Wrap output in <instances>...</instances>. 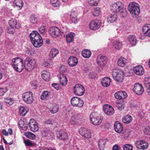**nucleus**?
I'll use <instances>...</instances> for the list:
<instances>
[{"instance_id": "obj_1", "label": "nucleus", "mask_w": 150, "mask_h": 150, "mask_svg": "<svg viewBox=\"0 0 150 150\" xmlns=\"http://www.w3.org/2000/svg\"><path fill=\"white\" fill-rule=\"evenodd\" d=\"M12 66L16 71L21 72L25 68L23 62V60L20 57L13 58L12 60Z\"/></svg>"}, {"instance_id": "obj_2", "label": "nucleus", "mask_w": 150, "mask_h": 150, "mask_svg": "<svg viewBox=\"0 0 150 150\" xmlns=\"http://www.w3.org/2000/svg\"><path fill=\"white\" fill-rule=\"evenodd\" d=\"M113 78L119 82H122L124 79V73L123 71L118 69H114L112 72Z\"/></svg>"}, {"instance_id": "obj_3", "label": "nucleus", "mask_w": 150, "mask_h": 150, "mask_svg": "<svg viewBox=\"0 0 150 150\" xmlns=\"http://www.w3.org/2000/svg\"><path fill=\"white\" fill-rule=\"evenodd\" d=\"M25 69L28 71L33 70L36 65V62L34 59L29 57H27L24 61Z\"/></svg>"}, {"instance_id": "obj_4", "label": "nucleus", "mask_w": 150, "mask_h": 150, "mask_svg": "<svg viewBox=\"0 0 150 150\" xmlns=\"http://www.w3.org/2000/svg\"><path fill=\"white\" fill-rule=\"evenodd\" d=\"M128 9L133 15H138L139 13L140 10L139 5L136 3L131 2L128 5Z\"/></svg>"}, {"instance_id": "obj_5", "label": "nucleus", "mask_w": 150, "mask_h": 150, "mask_svg": "<svg viewBox=\"0 0 150 150\" xmlns=\"http://www.w3.org/2000/svg\"><path fill=\"white\" fill-rule=\"evenodd\" d=\"M22 98L26 103H31L33 102L34 100L33 93L30 91L25 92L22 95Z\"/></svg>"}, {"instance_id": "obj_6", "label": "nucleus", "mask_w": 150, "mask_h": 150, "mask_svg": "<svg viewBox=\"0 0 150 150\" xmlns=\"http://www.w3.org/2000/svg\"><path fill=\"white\" fill-rule=\"evenodd\" d=\"M71 104L74 106L81 108L84 104L83 101L79 98L74 97L71 99Z\"/></svg>"}, {"instance_id": "obj_7", "label": "nucleus", "mask_w": 150, "mask_h": 150, "mask_svg": "<svg viewBox=\"0 0 150 150\" xmlns=\"http://www.w3.org/2000/svg\"><path fill=\"white\" fill-rule=\"evenodd\" d=\"M124 8L123 4L120 1H118L116 3L112 4L110 7V9L112 12L116 13Z\"/></svg>"}, {"instance_id": "obj_8", "label": "nucleus", "mask_w": 150, "mask_h": 150, "mask_svg": "<svg viewBox=\"0 0 150 150\" xmlns=\"http://www.w3.org/2000/svg\"><path fill=\"white\" fill-rule=\"evenodd\" d=\"M74 92L77 95L81 96L85 93V89L83 86L80 84H76L74 88Z\"/></svg>"}, {"instance_id": "obj_9", "label": "nucleus", "mask_w": 150, "mask_h": 150, "mask_svg": "<svg viewBox=\"0 0 150 150\" xmlns=\"http://www.w3.org/2000/svg\"><path fill=\"white\" fill-rule=\"evenodd\" d=\"M49 32L51 36L55 38L59 36L61 33L60 29L56 27H52L50 28ZM62 33H63L62 32Z\"/></svg>"}, {"instance_id": "obj_10", "label": "nucleus", "mask_w": 150, "mask_h": 150, "mask_svg": "<svg viewBox=\"0 0 150 150\" xmlns=\"http://www.w3.org/2000/svg\"><path fill=\"white\" fill-rule=\"evenodd\" d=\"M79 133L83 137L86 138H90L91 137V134L89 130L86 128H81L79 130Z\"/></svg>"}, {"instance_id": "obj_11", "label": "nucleus", "mask_w": 150, "mask_h": 150, "mask_svg": "<svg viewBox=\"0 0 150 150\" xmlns=\"http://www.w3.org/2000/svg\"><path fill=\"white\" fill-rule=\"evenodd\" d=\"M134 92L137 95L142 94L144 91V88L142 85L139 83H135L133 88Z\"/></svg>"}, {"instance_id": "obj_12", "label": "nucleus", "mask_w": 150, "mask_h": 150, "mask_svg": "<svg viewBox=\"0 0 150 150\" xmlns=\"http://www.w3.org/2000/svg\"><path fill=\"white\" fill-rule=\"evenodd\" d=\"M135 145L137 149L144 150L147 148L149 144L145 141L140 140L136 142Z\"/></svg>"}, {"instance_id": "obj_13", "label": "nucleus", "mask_w": 150, "mask_h": 150, "mask_svg": "<svg viewBox=\"0 0 150 150\" xmlns=\"http://www.w3.org/2000/svg\"><path fill=\"white\" fill-rule=\"evenodd\" d=\"M28 125L32 131L35 132L38 130L39 128L37 125V123L34 119H31L30 120Z\"/></svg>"}, {"instance_id": "obj_14", "label": "nucleus", "mask_w": 150, "mask_h": 150, "mask_svg": "<svg viewBox=\"0 0 150 150\" xmlns=\"http://www.w3.org/2000/svg\"><path fill=\"white\" fill-rule=\"evenodd\" d=\"M100 21H92L89 24L90 29L93 30L98 29L101 26Z\"/></svg>"}, {"instance_id": "obj_15", "label": "nucleus", "mask_w": 150, "mask_h": 150, "mask_svg": "<svg viewBox=\"0 0 150 150\" xmlns=\"http://www.w3.org/2000/svg\"><path fill=\"white\" fill-rule=\"evenodd\" d=\"M103 109L105 114L108 115H112L114 113V110L113 108L108 104L104 105Z\"/></svg>"}, {"instance_id": "obj_16", "label": "nucleus", "mask_w": 150, "mask_h": 150, "mask_svg": "<svg viewBox=\"0 0 150 150\" xmlns=\"http://www.w3.org/2000/svg\"><path fill=\"white\" fill-rule=\"evenodd\" d=\"M106 57L101 55H98L97 59V64L101 66L105 65L107 62Z\"/></svg>"}, {"instance_id": "obj_17", "label": "nucleus", "mask_w": 150, "mask_h": 150, "mask_svg": "<svg viewBox=\"0 0 150 150\" xmlns=\"http://www.w3.org/2000/svg\"><path fill=\"white\" fill-rule=\"evenodd\" d=\"M133 71L134 73L138 75H142L144 73V70L141 65H139L134 67Z\"/></svg>"}, {"instance_id": "obj_18", "label": "nucleus", "mask_w": 150, "mask_h": 150, "mask_svg": "<svg viewBox=\"0 0 150 150\" xmlns=\"http://www.w3.org/2000/svg\"><path fill=\"white\" fill-rule=\"evenodd\" d=\"M57 139L59 140H65L67 139L68 135L67 133L66 132L60 131L57 134Z\"/></svg>"}, {"instance_id": "obj_19", "label": "nucleus", "mask_w": 150, "mask_h": 150, "mask_svg": "<svg viewBox=\"0 0 150 150\" xmlns=\"http://www.w3.org/2000/svg\"><path fill=\"white\" fill-rule=\"evenodd\" d=\"M31 42L33 46L36 47H39L43 44V40L41 36L40 37H38L37 39H36Z\"/></svg>"}, {"instance_id": "obj_20", "label": "nucleus", "mask_w": 150, "mask_h": 150, "mask_svg": "<svg viewBox=\"0 0 150 150\" xmlns=\"http://www.w3.org/2000/svg\"><path fill=\"white\" fill-rule=\"evenodd\" d=\"M68 63L70 67H72L76 66L77 64L78 60L75 57L71 56L68 59Z\"/></svg>"}, {"instance_id": "obj_21", "label": "nucleus", "mask_w": 150, "mask_h": 150, "mask_svg": "<svg viewBox=\"0 0 150 150\" xmlns=\"http://www.w3.org/2000/svg\"><path fill=\"white\" fill-rule=\"evenodd\" d=\"M142 32L145 35L150 37V25L146 24L142 28Z\"/></svg>"}, {"instance_id": "obj_22", "label": "nucleus", "mask_w": 150, "mask_h": 150, "mask_svg": "<svg viewBox=\"0 0 150 150\" xmlns=\"http://www.w3.org/2000/svg\"><path fill=\"white\" fill-rule=\"evenodd\" d=\"M14 7L19 10L21 9L23 5L22 0H15L13 2Z\"/></svg>"}, {"instance_id": "obj_23", "label": "nucleus", "mask_w": 150, "mask_h": 150, "mask_svg": "<svg viewBox=\"0 0 150 150\" xmlns=\"http://www.w3.org/2000/svg\"><path fill=\"white\" fill-rule=\"evenodd\" d=\"M114 128L115 131L118 133L121 132L123 129L122 125L118 121H116L115 122Z\"/></svg>"}, {"instance_id": "obj_24", "label": "nucleus", "mask_w": 150, "mask_h": 150, "mask_svg": "<svg viewBox=\"0 0 150 150\" xmlns=\"http://www.w3.org/2000/svg\"><path fill=\"white\" fill-rule=\"evenodd\" d=\"M91 122L95 125H98L100 124L102 122V119L101 117H93L90 119Z\"/></svg>"}, {"instance_id": "obj_25", "label": "nucleus", "mask_w": 150, "mask_h": 150, "mask_svg": "<svg viewBox=\"0 0 150 150\" xmlns=\"http://www.w3.org/2000/svg\"><path fill=\"white\" fill-rule=\"evenodd\" d=\"M8 23L11 27L19 29L21 27V25L19 23H17L15 19H12Z\"/></svg>"}, {"instance_id": "obj_26", "label": "nucleus", "mask_w": 150, "mask_h": 150, "mask_svg": "<svg viewBox=\"0 0 150 150\" xmlns=\"http://www.w3.org/2000/svg\"><path fill=\"white\" fill-rule=\"evenodd\" d=\"M111 79L110 78L106 77L103 79L101 81L102 85L104 87L108 86L110 84Z\"/></svg>"}, {"instance_id": "obj_27", "label": "nucleus", "mask_w": 150, "mask_h": 150, "mask_svg": "<svg viewBox=\"0 0 150 150\" xmlns=\"http://www.w3.org/2000/svg\"><path fill=\"white\" fill-rule=\"evenodd\" d=\"M60 77H59V82L63 86L67 85V80L65 75L63 74H61Z\"/></svg>"}, {"instance_id": "obj_28", "label": "nucleus", "mask_w": 150, "mask_h": 150, "mask_svg": "<svg viewBox=\"0 0 150 150\" xmlns=\"http://www.w3.org/2000/svg\"><path fill=\"white\" fill-rule=\"evenodd\" d=\"M40 35L36 31H34L32 32L30 35V40L31 42L37 39L38 37H40Z\"/></svg>"}, {"instance_id": "obj_29", "label": "nucleus", "mask_w": 150, "mask_h": 150, "mask_svg": "<svg viewBox=\"0 0 150 150\" xmlns=\"http://www.w3.org/2000/svg\"><path fill=\"white\" fill-rule=\"evenodd\" d=\"M76 14V13L75 11H71L70 15L71 21L72 23H76L78 22Z\"/></svg>"}, {"instance_id": "obj_30", "label": "nucleus", "mask_w": 150, "mask_h": 150, "mask_svg": "<svg viewBox=\"0 0 150 150\" xmlns=\"http://www.w3.org/2000/svg\"><path fill=\"white\" fill-rule=\"evenodd\" d=\"M106 142V139H100L98 142V145L100 150H103L105 147V145Z\"/></svg>"}, {"instance_id": "obj_31", "label": "nucleus", "mask_w": 150, "mask_h": 150, "mask_svg": "<svg viewBox=\"0 0 150 150\" xmlns=\"http://www.w3.org/2000/svg\"><path fill=\"white\" fill-rule=\"evenodd\" d=\"M128 40L130 44L132 45H135L137 43V40L136 37L134 35H131L129 36Z\"/></svg>"}, {"instance_id": "obj_32", "label": "nucleus", "mask_w": 150, "mask_h": 150, "mask_svg": "<svg viewBox=\"0 0 150 150\" xmlns=\"http://www.w3.org/2000/svg\"><path fill=\"white\" fill-rule=\"evenodd\" d=\"M126 60L122 57H121L118 60L117 64L120 67H124L126 65Z\"/></svg>"}, {"instance_id": "obj_33", "label": "nucleus", "mask_w": 150, "mask_h": 150, "mask_svg": "<svg viewBox=\"0 0 150 150\" xmlns=\"http://www.w3.org/2000/svg\"><path fill=\"white\" fill-rule=\"evenodd\" d=\"M132 119V117L131 116L127 115L122 118V121L125 123L128 124L131 122Z\"/></svg>"}, {"instance_id": "obj_34", "label": "nucleus", "mask_w": 150, "mask_h": 150, "mask_svg": "<svg viewBox=\"0 0 150 150\" xmlns=\"http://www.w3.org/2000/svg\"><path fill=\"white\" fill-rule=\"evenodd\" d=\"M91 51L88 50H83L82 52V54L83 56L86 58L89 57L91 55Z\"/></svg>"}, {"instance_id": "obj_35", "label": "nucleus", "mask_w": 150, "mask_h": 150, "mask_svg": "<svg viewBox=\"0 0 150 150\" xmlns=\"http://www.w3.org/2000/svg\"><path fill=\"white\" fill-rule=\"evenodd\" d=\"M20 114L22 116H25L28 111V109L27 107L23 106L21 107L19 109Z\"/></svg>"}, {"instance_id": "obj_36", "label": "nucleus", "mask_w": 150, "mask_h": 150, "mask_svg": "<svg viewBox=\"0 0 150 150\" xmlns=\"http://www.w3.org/2000/svg\"><path fill=\"white\" fill-rule=\"evenodd\" d=\"M58 50L55 48H53L51 50L49 55L52 58L55 57L59 53Z\"/></svg>"}, {"instance_id": "obj_37", "label": "nucleus", "mask_w": 150, "mask_h": 150, "mask_svg": "<svg viewBox=\"0 0 150 150\" xmlns=\"http://www.w3.org/2000/svg\"><path fill=\"white\" fill-rule=\"evenodd\" d=\"M74 33H72L68 34L66 35V40L67 42L70 43L72 42L74 40Z\"/></svg>"}, {"instance_id": "obj_38", "label": "nucleus", "mask_w": 150, "mask_h": 150, "mask_svg": "<svg viewBox=\"0 0 150 150\" xmlns=\"http://www.w3.org/2000/svg\"><path fill=\"white\" fill-rule=\"evenodd\" d=\"M51 112L52 113H55L59 110V107L56 104H53L50 108Z\"/></svg>"}, {"instance_id": "obj_39", "label": "nucleus", "mask_w": 150, "mask_h": 150, "mask_svg": "<svg viewBox=\"0 0 150 150\" xmlns=\"http://www.w3.org/2000/svg\"><path fill=\"white\" fill-rule=\"evenodd\" d=\"M51 93L47 91H44L40 96V98L44 100L47 98V97L50 95Z\"/></svg>"}, {"instance_id": "obj_40", "label": "nucleus", "mask_w": 150, "mask_h": 150, "mask_svg": "<svg viewBox=\"0 0 150 150\" xmlns=\"http://www.w3.org/2000/svg\"><path fill=\"white\" fill-rule=\"evenodd\" d=\"M50 1L52 6L54 7H58L60 5V2L59 0H50Z\"/></svg>"}, {"instance_id": "obj_41", "label": "nucleus", "mask_w": 150, "mask_h": 150, "mask_svg": "<svg viewBox=\"0 0 150 150\" xmlns=\"http://www.w3.org/2000/svg\"><path fill=\"white\" fill-rule=\"evenodd\" d=\"M144 84L147 88H150V77H146L145 78Z\"/></svg>"}, {"instance_id": "obj_42", "label": "nucleus", "mask_w": 150, "mask_h": 150, "mask_svg": "<svg viewBox=\"0 0 150 150\" xmlns=\"http://www.w3.org/2000/svg\"><path fill=\"white\" fill-rule=\"evenodd\" d=\"M117 19V16L115 14L111 15L108 17V21L110 23H112L115 21Z\"/></svg>"}, {"instance_id": "obj_43", "label": "nucleus", "mask_w": 150, "mask_h": 150, "mask_svg": "<svg viewBox=\"0 0 150 150\" xmlns=\"http://www.w3.org/2000/svg\"><path fill=\"white\" fill-rule=\"evenodd\" d=\"M24 134L26 137L31 139H35L36 138L35 135L30 132H26L24 133Z\"/></svg>"}, {"instance_id": "obj_44", "label": "nucleus", "mask_w": 150, "mask_h": 150, "mask_svg": "<svg viewBox=\"0 0 150 150\" xmlns=\"http://www.w3.org/2000/svg\"><path fill=\"white\" fill-rule=\"evenodd\" d=\"M50 74L48 72H46L42 74V79L45 81H48L50 79Z\"/></svg>"}, {"instance_id": "obj_45", "label": "nucleus", "mask_w": 150, "mask_h": 150, "mask_svg": "<svg viewBox=\"0 0 150 150\" xmlns=\"http://www.w3.org/2000/svg\"><path fill=\"white\" fill-rule=\"evenodd\" d=\"M113 46L115 48L120 49L122 47V44L119 41H115L113 43Z\"/></svg>"}, {"instance_id": "obj_46", "label": "nucleus", "mask_w": 150, "mask_h": 150, "mask_svg": "<svg viewBox=\"0 0 150 150\" xmlns=\"http://www.w3.org/2000/svg\"><path fill=\"white\" fill-rule=\"evenodd\" d=\"M100 9L99 8H95L92 12L93 15L95 16H98L100 13Z\"/></svg>"}, {"instance_id": "obj_47", "label": "nucleus", "mask_w": 150, "mask_h": 150, "mask_svg": "<svg viewBox=\"0 0 150 150\" xmlns=\"http://www.w3.org/2000/svg\"><path fill=\"white\" fill-rule=\"evenodd\" d=\"M99 0H88V3L89 4L92 6H96Z\"/></svg>"}, {"instance_id": "obj_48", "label": "nucleus", "mask_w": 150, "mask_h": 150, "mask_svg": "<svg viewBox=\"0 0 150 150\" xmlns=\"http://www.w3.org/2000/svg\"><path fill=\"white\" fill-rule=\"evenodd\" d=\"M120 14L122 17H125L127 16V10L125 8H122L120 10Z\"/></svg>"}, {"instance_id": "obj_49", "label": "nucleus", "mask_w": 150, "mask_h": 150, "mask_svg": "<svg viewBox=\"0 0 150 150\" xmlns=\"http://www.w3.org/2000/svg\"><path fill=\"white\" fill-rule=\"evenodd\" d=\"M37 16L35 15L32 16L30 18V21L33 24L36 23L37 22Z\"/></svg>"}, {"instance_id": "obj_50", "label": "nucleus", "mask_w": 150, "mask_h": 150, "mask_svg": "<svg viewBox=\"0 0 150 150\" xmlns=\"http://www.w3.org/2000/svg\"><path fill=\"white\" fill-rule=\"evenodd\" d=\"M15 28L10 26L8 27L7 29V32L9 34H13L15 32Z\"/></svg>"}, {"instance_id": "obj_51", "label": "nucleus", "mask_w": 150, "mask_h": 150, "mask_svg": "<svg viewBox=\"0 0 150 150\" xmlns=\"http://www.w3.org/2000/svg\"><path fill=\"white\" fill-rule=\"evenodd\" d=\"M132 146L130 144H125L123 147L124 150H132Z\"/></svg>"}, {"instance_id": "obj_52", "label": "nucleus", "mask_w": 150, "mask_h": 150, "mask_svg": "<svg viewBox=\"0 0 150 150\" xmlns=\"http://www.w3.org/2000/svg\"><path fill=\"white\" fill-rule=\"evenodd\" d=\"M130 132L128 130H126L122 133L123 136L125 139L129 137Z\"/></svg>"}, {"instance_id": "obj_53", "label": "nucleus", "mask_w": 150, "mask_h": 150, "mask_svg": "<svg viewBox=\"0 0 150 150\" xmlns=\"http://www.w3.org/2000/svg\"><path fill=\"white\" fill-rule=\"evenodd\" d=\"M116 106L118 110L120 111H121L122 110L124 109V104L122 103H117Z\"/></svg>"}, {"instance_id": "obj_54", "label": "nucleus", "mask_w": 150, "mask_h": 150, "mask_svg": "<svg viewBox=\"0 0 150 150\" xmlns=\"http://www.w3.org/2000/svg\"><path fill=\"white\" fill-rule=\"evenodd\" d=\"M4 102L9 105H12L13 102V100L11 98H6L4 100Z\"/></svg>"}, {"instance_id": "obj_55", "label": "nucleus", "mask_w": 150, "mask_h": 150, "mask_svg": "<svg viewBox=\"0 0 150 150\" xmlns=\"http://www.w3.org/2000/svg\"><path fill=\"white\" fill-rule=\"evenodd\" d=\"M144 131L145 134L150 135V126L146 127L144 129Z\"/></svg>"}, {"instance_id": "obj_56", "label": "nucleus", "mask_w": 150, "mask_h": 150, "mask_svg": "<svg viewBox=\"0 0 150 150\" xmlns=\"http://www.w3.org/2000/svg\"><path fill=\"white\" fill-rule=\"evenodd\" d=\"M122 99L125 98L127 96V93L123 91H120Z\"/></svg>"}, {"instance_id": "obj_57", "label": "nucleus", "mask_w": 150, "mask_h": 150, "mask_svg": "<svg viewBox=\"0 0 150 150\" xmlns=\"http://www.w3.org/2000/svg\"><path fill=\"white\" fill-rule=\"evenodd\" d=\"M96 74L94 72H92L89 73L88 75L89 78L91 79H94L96 77Z\"/></svg>"}, {"instance_id": "obj_58", "label": "nucleus", "mask_w": 150, "mask_h": 150, "mask_svg": "<svg viewBox=\"0 0 150 150\" xmlns=\"http://www.w3.org/2000/svg\"><path fill=\"white\" fill-rule=\"evenodd\" d=\"M24 142L26 145L28 146H30L33 145V143L29 140H24Z\"/></svg>"}, {"instance_id": "obj_59", "label": "nucleus", "mask_w": 150, "mask_h": 150, "mask_svg": "<svg viewBox=\"0 0 150 150\" xmlns=\"http://www.w3.org/2000/svg\"><path fill=\"white\" fill-rule=\"evenodd\" d=\"M32 86L35 88L38 86V82L36 80L33 81L31 82Z\"/></svg>"}, {"instance_id": "obj_60", "label": "nucleus", "mask_w": 150, "mask_h": 150, "mask_svg": "<svg viewBox=\"0 0 150 150\" xmlns=\"http://www.w3.org/2000/svg\"><path fill=\"white\" fill-rule=\"evenodd\" d=\"M114 96L115 97L116 99L119 100L122 99V97H121L120 91L115 93Z\"/></svg>"}, {"instance_id": "obj_61", "label": "nucleus", "mask_w": 150, "mask_h": 150, "mask_svg": "<svg viewBox=\"0 0 150 150\" xmlns=\"http://www.w3.org/2000/svg\"><path fill=\"white\" fill-rule=\"evenodd\" d=\"M48 131L43 130L42 131L41 134L43 137H46L48 135Z\"/></svg>"}, {"instance_id": "obj_62", "label": "nucleus", "mask_w": 150, "mask_h": 150, "mask_svg": "<svg viewBox=\"0 0 150 150\" xmlns=\"http://www.w3.org/2000/svg\"><path fill=\"white\" fill-rule=\"evenodd\" d=\"M7 91L6 90L2 88H0V96H3L4 94Z\"/></svg>"}, {"instance_id": "obj_63", "label": "nucleus", "mask_w": 150, "mask_h": 150, "mask_svg": "<svg viewBox=\"0 0 150 150\" xmlns=\"http://www.w3.org/2000/svg\"><path fill=\"white\" fill-rule=\"evenodd\" d=\"M39 30L41 33L44 34L45 32V27L44 26L41 27L39 28Z\"/></svg>"}, {"instance_id": "obj_64", "label": "nucleus", "mask_w": 150, "mask_h": 150, "mask_svg": "<svg viewBox=\"0 0 150 150\" xmlns=\"http://www.w3.org/2000/svg\"><path fill=\"white\" fill-rule=\"evenodd\" d=\"M18 124L21 127L24 125L25 124L24 121L22 120H20L18 122Z\"/></svg>"}]
</instances>
